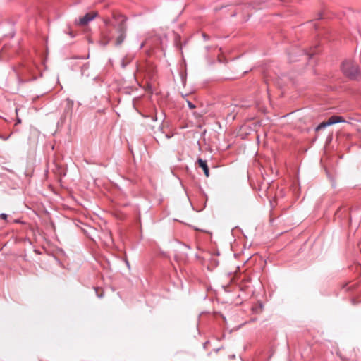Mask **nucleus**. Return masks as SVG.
I'll return each instance as SVG.
<instances>
[{"instance_id":"nucleus-13","label":"nucleus","mask_w":361,"mask_h":361,"mask_svg":"<svg viewBox=\"0 0 361 361\" xmlns=\"http://www.w3.org/2000/svg\"><path fill=\"white\" fill-rule=\"evenodd\" d=\"M187 104H188V107H189L190 109H195V104H193L191 102H190V101H188V100H187Z\"/></svg>"},{"instance_id":"nucleus-6","label":"nucleus","mask_w":361,"mask_h":361,"mask_svg":"<svg viewBox=\"0 0 361 361\" xmlns=\"http://www.w3.org/2000/svg\"><path fill=\"white\" fill-rule=\"evenodd\" d=\"M344 121H345V120L343 118V117L338 116H331L328 119V121H326L327 124L329 126H331V125H334V124H336V123H338L344 122Z\"/></svg>"},{"instance_id":"nucleus-5","label":"nucleus","mask_w":361,"mask_h":361,"mask_svg":"<svg viewBox=\"0 0 361 361\" xmlns=\"http://www.w3.org/2000/svg\"><path fill=\"white\" fill-rule=\"evenodd\" d=\"M197 163H198L199 166L203 169L205 176L209 177V167L207 166V161L202 159H198Z\"/></svg>"},{"instance_id":"nucleus-16","label":"nucleus","mask_w":361,"mask_h":361,"mask_svg":"<svg viewBox=\"0 0 361 361\" xmlns=\"http://www.w3.org/2000/svg\"><path fill=\"white\" fill-rule=\"evenodd\" d=\"M7 216H8L6 214H4V213L0 214V218H1L3 219H5V220L7 219Z\"/></svg>"},{"instance_id":"nucleus-15","label":"nucleus","mask_w":361,"mask_h":361,"mask_svg":"<svg viewBox=\"0 0 361 361\" xmlns=\"http://www.w3.org/2000/svg\"><path fill=\"white\" fill-rule=\"evenodd\" d=\"M128 63V62H126L125 60L123 59L121 63V67L124 68L127 66Z\"/></svg>"},{"instance_id":"nucleus-11","label":"nucleus","mask_w":361,"mask_h":361,"mask_svg":"<svg viewBox=\"0 0 361 361\" xmlns=\"http://www.w3.org/2000/svg\"><path fill=\"white\" fill-rule=\"evenodd\" d=\"M56 169L57 170V171L59 172V174L60 176L65 175V172H64V169H63L56 166Z\"/></svg>"},{"instance_id":"nucleus-17","label":"nucleus","mask_w":361,"mask_h":361,"mask_svg":"<svg viewBox=\"0 0 361 361\" xmlns=\"http://www.w3.org/2000/svg\"><path fill=\"white\" fill-rule=\"evenodd\" d=\"M305 54L308 56L307 59H310L314 54L306 53Z\"/></svg>"},{"instance_id":"nucleus-3","label":"nucleus","mask_w":361,"mask_h":361,"mask_svg":"<svg viewBox=\"0 0 361 361\" xmlns=\"http://www.w3.org/2000/svg\"><path fill=\"white\" fill-rule=\"evenodd\" d=\"M102 21L103 23V27L102 28L101 30V38L99 40V43L103 46H106L109 42L110 39L114 37V35L110 33V31L108 27L109 24V20L102 18Z\"/></svg>"},{"instance_id":"nucleus-8","label":"nucleus","mask_w":361,"mask_h":361,"mask_svg":"<svg viewBox=\"0 0 361 361\" xmlns=\"http://www.w3.org/2000/svg\"><path fill=\"white\" fill-rule=\"evenodd\" d=\"M81 71H82V75H86L87 77L89 76L88 66L85 65V66H82V69H81Z\"/></svg>"},{"instance_id":"nucleus-7","label":"nucleus","mask_w":361,"mask_h":361,"mask_svg":"<svg viewBox=\"0 0 361 361\" xmlns=\"http://www.w3.org/2000/svg\"><path fill=\"white\" fill-rule=\"evenodd\" d=\"M94 290L95 291V293L96 295H97L98 298H102V295H103V290L98 288V287H96V288H94Z\"/></svg>"},{"instance_id":"nucleus-1","label":"nucleus","mask_w":361,"mask_h":361,"mask_svg":"<svg viewBox=\"0 0 361 361\" xmlns=\"http://www.w3.org/2000/svg\"><path fill=\"white\" fill-rule=\"evenodd\" d=\"M343 73L351 80L361 79V73L357 65L350 60H345L341 65Z\"/></svg>"},{"instance_id":"nucleus-4","label":"nucleus","mask_w":361,"mask_h":361,"mask_svg":"<svg viewBox=\"0 0 361 361\" xmlns=\"http://www.w3.org/2000/svg\"><path fill=\"white\" fill-rule=\"evenodd\" d=\"M90 21V13H87L82 18H80L76 24L79 26H85Z\"/></svg>"},{"instance_id":"nucleus-22","label":"nucleus","mask_w":361,"mask_h":361,"mask_svg":"<svg viewBox=\"0 0 361 361\" xmlns=\"http://www.w3.org/2000/svg\"><path fill=\"white\" fill-rule=\"evenodd\" d=\"M153 120H154V121L157 120V115H156L154 117H153Z\"/></svg>"},{"instance_id":"nucleus-21","label":"nucleus","mask_w":361,"mask_h":361,"mask_svg":"<svg viewBox=\"0 0 361 361\" xmlns=\"http://www.w3.org/2000/svg\"><path fill=\"white\" fill-rule=\"evenodd\" d=\"M21 123V120L20 118H17V122H16V124H18V123Z\"/></svg>"},{"instance_id":"nucleus-12","label":"nucleus","mask_w":361,"mask_h":361,"mask_svg":"<svg viewBox=\"0 0 361 361\" xmlns=\"http://www.w3.org/2000/svg\"><path fill=\"white\" fill-rule=\"evenodd\" d=\"M20 74H23V73H18V80H19L20 82H27V81L29 80H27V79L22 78Z\"/></svg>"},{"instance_id":"nucleus-14","label":"nucleus","mask_w":361,"mask_h":361,"mask_svg":"<svg viewBox=\"0 0 361 361\" xmlns=\"http://www.w3.org/2000/svg\"><path fill=\"white\" fill-rule=\"evenodd\" d=\"M97 16H98L97 11H92V16H91L92 20H93L96 17H97Z\"/></svg>"},{"instance_id":"nucleus-18","label":"nucleus","mask_w":361,"mask_h":361,"mask_svg":"<svg viewBox=\"0 0 361 361\" xmlns=\"http://www.w3.org/2000/svg\"><path fill=\"white\" fill-rule=\"evenodd\" d=\"M202 37H204V39L205 40H207V39H209L208 36H207V35H205L204 33H203V34H202Z\"/></svg>"},{"instance_id":"nucleus-20","label":"nucleus","mask_w":361,"mask_h":361,"mask_svg":"<svg viewBox=\"0 0 361 361\" xmlns=\"http://www.w3.org/2000/svg\"><path fill=\"white\" fill-rule=\"evenodd\" d=\"M125 262H126V264L127 267H128V268H130V264H129V262L128 261V259H125Z\"/></svg>"},{"instance_id":"nucleus-10","label":"nucleus","mask_w":361,"mask_h":361,"mask_svg":"<svg viewBox=\"0 0 361 361\" xmlns=\"http://www.w3.org/2000/svg\"><path fill=\"white\" fill-rule=\"evenodd\" d=\"M327 126H329V125L327 124L326 121L322 122L316 128V130H319L324 128Z\"/></svg>"},{"instance_id":"nucleus-2","label":"nucleus","mask_w":361,"mask_h":361,"mask_svg":"<svg viewBox=\"0 0 361 361\" xmlns=\"http://www.w3.org/2000/svg\"><path fill=\"white\" fill-rule=\"evenodd\" d=\"M116 31V45H120L124 41L126 38V19L121 16V20L118 22V25L114 27Z\"/></svg>"},{"instance_id":"nucleus-19","label":"nucleus","mask_w":361,"mask_h":361,"mask_svg":"<svg viewBox=\"0 0 361 361\" xmlns=\"http://www.w3.org/2000/svg\"><path fill=\"white\" fill-rule=\"evenodd\" d=\"M68 34H69V35H70L71 37H75V35L73 33V32H72V31H70V32H68Z\"/></svg>"},{"instance_id":"nucleus-9","label":"nucleus","mask_w":361,"mask_h":361,"mask_svg":"<svg viewBox=\"0 0 361 361\" xmlns=\"http://www.w3.org/2000/svg\"><path fill=\"white\" fill-rule=\"evenodd\" d=\"M73 106V102L69 100L67 101V109L66 110V114L67 115L69 112L71 111V108Z\"/></svg>"}]
</instances>
